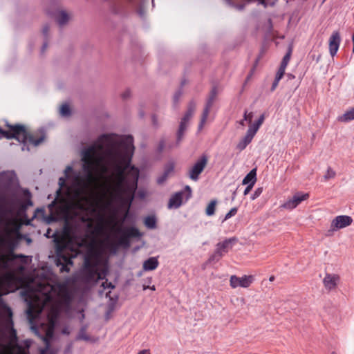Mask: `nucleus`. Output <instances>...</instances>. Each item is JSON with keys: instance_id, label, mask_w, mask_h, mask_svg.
Returning <instances> with one entry per match:
<instances>
[{"instance_id": "nucleus-1", "label": "nucleus", "mask_w": 354, "mask_h": 354, "mask_svg": "<svg viewBox=\"0 0 354 354\" xmlns=\"http://www.w3.org/2000/svg\"><path fill=\"white\" fill-rule=\"evenodd\" d=\"M104 160V144L103 141H100L99 138L93 145L82 151V167L84 174L74 170L71 165L66 167L64 171V176L59 178V187L57 191V196H59L62 189H65L68 207L80 212L86 211L90 202L91 186L95 180L94 170Z\"/></svg>"}, {"instance_id": "nucleus-22", "label": "nucleus", "mask_w": 354, "mask_h": 354, "mask_svg": "<svg viewBox=\"0 0 354 354\" xmlns=\"http://www.w3.org/2000/svg\"><path fill=\"white\" fill-rule=\"evenodd\" d=\"M156 218L155 216H147L144 220V224L148 229L156 228Z\"/></svg>"}, {"instance_id": "nucleus-59", "label": "nucleus", "mask_w": 354, "mask_h": 354, "mask_svg": "<svg viewBox=\"0 0 354 354\" xmlns=\"http://www.w3.org/2000/svg\"><path fill=\"white\" fill-rule=\"evenodd\" d=\"M139 197H140V198H144L145 197V192H140V193H139Z\"/></svg>"}, {"instance_id": "nucleus-62", "label": "nucleus", "mask_w": 354, "mask_h": 354, "mask_svg": "<svg viewBox=\"0 0 354 354\" xmlns=\"http://www.w3.org/2000/svg\"><path fill=\"white\" fill-rule=\"evenodd\" d=\"M274 280V276H271L270 278H269V281H273Z\"/></svg>"}, {"instance_id": "nucleus-24", "label": "nucleus", "mask_w": 354, "mask_h": 354, "mask_svg": "<svg viewBox=\"0 0 354 354\" xmlns=\"http://www.w3.org/2000/svg\"><path fill=\"white\" fill-rule=\"evenodd\" d=\"M24 345L25 347L21 345H17V351L16 352V354H30L28 351V348L30 346V341L28 339L25 340Z\"/></svg>"}, {"instance_id": "nucleus-31", "label": "nucleus", "mask_w": 354, "mask_h": 354, "mask_svg": "<svg viewBox=\"0 0 354 354\" xmlns=\"http://www.w3.org/2000/svg\"><path fill=\"white\" fill-rule=\"evenodd\" d=\"M8 175L6 172L0 173V186L7 185L10 183Z\"/></svg>"}, {"instance_id": "nucleus-58", "label": "nucleus", "mask_w": 354, "mask_h": 354, "mask_svg": "<svg viewBox=\"0 0 354 354\" xmlns=\"http://www.w3.org/2000/svg\"><path fill=\"white\" fill-rule=\"evenodd\" d=\"M51 232H52L51 229H50V228H48V229L47 230L46 233L45 234V236H46V237H48V238H50V237L53 236V235H50Z\"/></svg>"}, {"instance_id": "nucleus-20", "label": "nucleus", "mask_w": 354, "mask_h": 354, "mask_svg": "<svg viewBox=\"0 0 354 354\" xmlns=\"http://www.w3.org/2000/svg\"><path fill=\"white\" fill-rule=\"evenodd\" d=\"M354 120V107L345 111V113L337 117V120L341 122H348Z\"/></svg>"}, {"instance_id": "nucleus-37", "label": "nucleus", "mask_w": 354, "mask_h": 354, "mask_svg": "<svg viewBox=\"0 0 354 354\" xmlns=\"http://www.w3.org/2000/svg\"><path fill=\"white\" fill-rule=\"evenodd\" d=\"M238 212V208L237 207H232L225 216V218L223 220V222H224L225 221L230 218L231 217L234 216V215H236V214Z\"/></svg>"}, {"instance_id": "nucleus-11", "label": "nucleus", "mask_w": 354, "mask_h": 354, "mask_svg": "<svg viewBox=\"0 0 354 354\" xmlns=\"http://www.w3.org/2000/svg\"><path fill=\"white\" fill-rule=\"evenodd\" d=\"M237 241L236 238L232 237L225 239L222 242H219L216 245V250L223 257L232 249L233 245Z\"/></svg>"}, {"instance_id": "nucleus-6", "label": "nucleus", "mask_w": 354, "mask_h": 354, "mask_svg": "<svg viewBox=\"0 0 354 354\" xmlns=\"http://www.w3.org/2000/svg\"><path fill=\"white\" fill-rule=\"evenodd\" d=\"M195 109H196L195 102L194 101H191L188 105L187 110L186 113H185L184 116L183 117V118L181 119V121L179 124V128L177 131V139H176L177 145H178L181 142V140L183 138V136H184V133L188 127L189 121L190 120L191 118L194 115Z\"/></svg>"}, {"instance_id": "nucleus-47", "label": "nucleus", "mask_w": 354, "mask_h": 354, "mask_svg": "<svg viewBox=\"0 0 354 354\" xmlns=\"http://www.w3.org/2000/svg\"><path fill=\"white\" fill-rule=\"evenodd\" d=\"M264 120H265V115H264V114H262L260 115L259 119L254 122L256 124H257L260 127L261 126V124L263 123Z\"/></svg>"}, {"instance_id": "nucleus-54", "label": "nucleus", "mask_w": 354, "mask_h": 354, "mask_svg": "<svg viewBox=\"0 0 354 354\" xmlns=\"http://www.w3.org/2000/svg\"><path fill=\"white\" fill-rule=\"evenodd\" d=\"M254 185H247V187H245V190H244V192H243V194L245 196L247 194H248V193L251 191V189H252Z\"/></svg>"}, {"instance_id": "nucleus-34", "label": "nucleus", "mask_w": 354, "mask_h": 354, "mask_svg": "<svg viewBox=\"0 0 354 354\" xmlns=\"http://www.w3.org/2000/svg\"><path fill=\"white\" fill-rule=\"evenodd\" d=\"M335 175L336 172L330 167H328L325 175L324 176V178L325 180H328L335 178Z\"/></svg>"}, {"instance_id": "nucleus-49", "label": "nucleus", "mask_w": 354, "mask_h": 354, "mask_svg": "<svg viewBox=\"0 0 354 354\" xmlns=\"http://www.w3.org/2000/svg\"><path fill=\"white\" fill-rule=\"evenodd\" d=\"M259 128L260 127L257 124H256L255 122H254L249 127L248 129H250V130L253 131L254 133H257Z\"/></svg>"}, {"instance_id": "nucleus-43", "label": "nucleus", "mask_w": 354, "mask_h": 354, "mask_svg": "<svg viewBox=\"0 0 354 354\" xmlns=\"http://www.w3.org/2000/svg\"><path fill=\"white\" fill-rule=\"evenodd\" d=\"M252 118V113L250 112V113H248V111H245L244 114H243V120L248 121L249 123H251Z\"/></svg>"}, {"instance_id": "nucleus-40", "label": "nucleus", "mask_w": 354, "mask_h": 354, "mask_svg": "<svg viewBox=\"0 0 354 354\" xmlns=\"http://www.w3.org/2000/svg\"><path fill=\"white\" fill-rule=\"evenodd\" d=\"M225 2L230 6L234 7L236 9L239 10H243L245 5L244 4H234L231 0H225Z\"/></svg>"}, {"instance_id": "nucleus-53", "label": "nucleus", "mask_w": 354, "mask_h": 354, "mask_svg": "<svg viewBox=\"0 0 354 354\" xmlns=\"http://www.w3.org/2000/svg\"><path fill=\"white\" fill-rule=\"evenodd\" d=\"M279 81H280L279 80H277V79L274 78V80L272 82V87H271V91H272L275 90V88L278 86V84H279Z\"/></svg>"}, {"instance_id": "nucleus-5", "label": "nucleus", "mask_w": 354, "mask_h": 354, "mask_svg": "<svg viewBox=\"0 0 354 354\" xmlns=\"http://www.w3.org/2000/svg\"><path fill=\"white\" fill-rule=\"evenodd\" d=\"M115 232L120 235L118 239V245L124 248H129L131 246V238L140 239L142 236L136 227H118L115 229Z\"/></svg>"}, {"instance_id": "nucleus-55", "label": "nucleus", "mask_w": 354, "mask_h": 354, "mask_svg": "<svg viewBox=\"0 0 354 354\" xmlns=\"http://www.w3.org/2000/svg\"><path fill=\"white\" fill-rule=\"evenodd\" d=\"M48 47V41L47 39H46L41 46V53L43 54L44 53L45 50H46Z\"/></svg>"}, {"instance_id": "nucleus-7", "label": "nucleus", "mask_w": 354, "mask_h": 354, "mask_svg": "<svg viewBox=\"0 0 354 354\" xmlns=\"http://www.w3.org/2000/svg\"><path fill=\"white\" fill-rule=\"evenodd\" d=\"M207 157L206 155H202L190 168L189 171V177L194 181H197L200 174L204 170L207 163Z\"/></svg>"}, {"instance_id": "nucleus-27", "label": "nucleus", "mask_w": 354, "mask_h": 354, "mask_svg": "<svg viewBox=\"0 0 354 354\" xmlns=\"http://www.w3.org/2000/svg\"><path fill=\"white\" fill-rule=\"evenodd\" d=\"M292 55V48L289 47L287 53L284 55V57L282 59V61L281 62L280 66L282 68H286L288 66V64L290 59V57Z\"/></svg>"}, {"instance_id": "nucleus-57", "label": "nucleus", "mask_w": 354, "mask_h": 354, "mask_svg": "<svg viewBox=\"0 0 354 354\" xmlns=\"http://www.w3.org/2000/svg\"><path fill=\"white\" fill-rule=\"evenodd\" d=\"M6 212V208L4 205H0V213L4 214Z\"/></svg>"}, {"instance_id": "nucleus-16", "label": "nucleus", "mask_w": 354, "mask_h": 354, "mask_svg": "<svg viewBox=\"0 0 354 354\" xmlns=\"http://www.w3.org/2000/svg\"><path fill=\"white\" fill-rule=\"evenodd\" d=\"M214 100H215V99H213L212 97H208L206 104H205V109H204L203 114H202L200 124L198 125L199 129H203V127L207 120V118L208 117L210 109L214 104Z\"/></svg>"}, {"instance_id": "nucleus-14", "label": "nucleus", "mask_w": 354, "mask_h": 354, "mask_svg": "<svg viewBox=\"0 0 354 354\" xmlns=\"http://www.w3.org/2000/svg\"><path fill=\"white\" fill-rule=\"evenodd\" d=\"M184 195V191H180L174 194L169 200L167 207L169 209L179 208L183 204Z\"/></svg>"}, {"instance_id": "nucleus-39", "label": "nucleus", "mask_w": 354, "mask_h": 354, "mask_svg": "<svg viewBox=\"0 0 354 354\" xmlns=\"http://www.w3.org/2000/svg\"><path fill=\"white\" fill-rule=\"evenodd\" d=\"M263 192V188L262 187H258L257 188L254 193L251 195L250 198L251 200L254 201L256 198H257Z\"/></svg>"}, {"instance_id": "nucleus-19", "label": "nucleus", "mask_w": 354, "mask_h": 354, "mask_svg": "<svg viewBox=\"0 0 354 354\" xmlns=\"http://www.w3.org/2000/svg\"><path fill=\"white\" fill-rule=\"evenodd\" d=\"M10 324H11L12 326H11L10 333V336H9V345L10 346V347H12V348H15L17 351V345H19V344H18V337L17 335V331L12 326L13 322H12V319L10 320Z\"/></svg>"}, {"instance_id": "nucleus-51", "label": "nucleus", "mask_w": 354, "mask_h": 354, "mask_svg": "<svg viewBox=\"0 0 354 354\" xmlns=\"http://www.w3.org/2000/svg\"><path fill=\"white\" fill-rule=\"evenodd\" d=\"M216 95H217V90L216 88L214 87L212 88V90L210 92V94L209 95V97H212L213 99H215L216 97Z\"/></svg>"}, {"instance_id": "nucleus-4", "label": "nucleus", "mask_w": 354, "mask_h": 354, "mask_svg": "<svg viewBox=\"0 0 354 354\" xmlns=\"http://www.w3.org/2000/svg\"><path fill=\"white\" fill-rule=\"evenodd\" d=\"M57 266H60L62 272H69L68 266L73 265V259L76 257V251L71 248L69 243L62 241H56Z\"/></svg>"}, {"instance_id": "nucleus-64", "label": "nucleus", "mask_w": 354, "mask_h": 354, "mask_svg": "<svg viewBox=\"0 0 354 354\" xmlns=\"http://www.w3.org/2000/svg\"><path fill=\"white\" fill-rule=\"evenodd\" d=\"M113 12L114 13H118L119 11L118 10L115 9L114 8H113Z\"/></svg>"}, {"instance_id": "nucleus-21", "label": "nucleus", "mask_w": 354, "mask_h": 354, "mask_svg": "<svg viewBox=\"0 0 354 354\" xmlns=\"http://www.w3.org/2000/svg\"><path fill=\"white\" fill-rule=\"evenodd\" d=\"M55 18L59 26H62L68 21L69 16L65 11L61 10L57 13Z\"/></svg>"}, {"instance_id": "nucleus-35", "label": "nucleus", "mask_w": 354, "mask_h": 354, "mask_svg": "<svg viewBox=\"0 0 354 354\" xmlns=\"http://www.w3.org/2000/svg\"><path fill=\"white\" fill-rule=\"evenodd\" d=\"M174 162H168L165 166L164 169V173L167 174L168 176L172 173L174 170Z\"/></svg>"}, {"instance_id": "nucleus-18", "label": "nucleus", "mask_w": 354, "mask_h": 354, "mask_svg": "<svg viewBox=\"0 0 354 354\" xmlns=\"http://www.w3.org/2000/svg\"><path fill=\"white\" fill-rule=\"evenodd\" d=\"M257 181V169H252L243 179V185H254Z\"/></svg>"}, {"instance_id": "nucleus-2", "label": "nucleus", "mask_w": 354, "mask_h": 354, "mask_svg": "<svg viewBox=\"0 0 354 354\" xmlns=\"http://www.w3.org/2000/svg\"><path fill=\"white\" fill-rule=\"evenodd\" d=\"M100 141L104 144V158H109L115 173L113 192L115 198L129 207L138 187L139 170L131 165L134 152L133 138L125 136L115 140L109 135H102Z\"/></svg>"}, {"instance_id": "nucleus-42", "label": "nucleus", "mask_w": 354, "mask_h": 354, "mask_svg": "<svg viewBox=\"0 0 354 354\" xmlns=\"http://www.w3.org/2000/svg\"><path fill=\"white\" fill-rule=\"evenodd\" d=\"M285 70H286V68L280 66L277 74H276L275 78L281 80V79L283 77V76L285 73Z\"/></svg>"}, {"instance_id": "nucleus-56", "label": "nucleus", "mask_w": 354, "mask_h": 354, "mask_svg": "<svg viewBox=\"0 0 354 354\" xmlns=\"http://www.w3.org/2000/svg\"><path fill=\"white\" fill-rule=\"evenodd\" d=\"M11 254H12V258L14 259H22V258H26V257L23 255V254H15L12 253V252H11Z\"/></svg>"}, {"instance_id": "nucleus-3", "label": "nucleus", "mask_w": 354, "mask_h": 354, "mask_svg": "<svg viewBox=\"0 0 354 354\" xmlns=\"http://www.w3.org/2000/svg\"><path fill=\"white\" fill-rule=\"evenodd\" d=\"M6 126L9 128V131L3 130L0 127V139L6 138L7 139L15 138L22 144V151H29V147L27 144L28 141L35 147L40 145L44 140V135H41L39 138L35 139L26 129L25 127L22 124L11 125L8 123Z\"/></svg>"}, {"instance_id": "nucleus-25", "label": "nucleus", "mask_w": 354, "mask_h": 354, "mask_svg": "<svg viewBox=\"0 0 354 354\" xmlns=\"http://www.w3.org/2000/svg\"><path fill=\"white\" fill-rule=\"evenodd\" d=\"M77 340H84V341H90L91 337L86 333V326H82L79 331V333L76 337Z\"/></svg>"}, {"instance_id": "nucleus-61", "label": "nucleus", "mask_w": 354, "mask_h": 354, "mask_svg": "<svg viewBox=\"0 0 354 354\" xmlns=\"http://www.w3.org/2000/svg\"><path fill=\"white\" fill-rule=\"evenodd\" d=\"M239 124L244 127L245 126V120H241V121L239 122Z\"/></svg>"}, {"instance_id": "nucleus-29", "label": "nucleus", "mask_w": 354, "mask_h": 354, "mask_svg": "<svg viewBox=\"0 0 354 354\" xmlns=\"http://www.w3.org/2000/svg\"><path fill=\"white\" fill-rule=\"evenodd\" d=\"M216 205V201L212 200L210 201V203L208 204L205 213L207 216H212L214 214L215 212V208Z\"/></svg>"}, {"instance_id": "nucleus-15", "label": "nucleus", "mask_w": 354, "mask_h": 354, "mask_svg": "<svg viewBox=\"0 0 354 354\" xmlns=\"http://www.w3.org/2000/svg\"><path fill=\"white\" fill-rule=\"evenodd\" d=\"M84 274L88 281H97L104 278V274L97 270V267L84 271Z\"/></svg>"}, {"instance_id": "nucleus-48", "label": "nucleus", "mask_w": 354, "mask_h": 354, "mask_svg": "<svg viewBox=\"0 0 354 354\" xmlns=\"http://www.w3.org/2000/svg\"><path fill=\"white\" fill-rule=\"evenodd\" d=\"M131 95V91L129 89H127L126 91H124L122 94V99L124 100H126L127 98H129Z\"/></svg>"}, {"instance_id": "nucleus-52", "label": "nucleus", "mask_w": 354, "mask_h": 354, "mask_svg": "<svg viewBox=\"0 0 354 354\" xmlns=\"http://www.w3.org/2000/svg\"><path fill=\"white\" fill-rule=\"evenodd\" d=\"M48 30H49V26L48 25H45L42 29V33L44 35V36L46 38L47 36H48Z\"/></svg>"}, {"instance_id": "nucleus-46", "label": "nucleus", "mask_w": 354, "mask_h": 354, "mask_svg": "<svg viewBox=\"0 0 354 354\" xmlns=\"http://www.w3.org/2000/svg\"><path fill=\"white\" fill-rule=\"evenodd\" d=\"M103 288L104 289L106 288H110V289H113L114 288V286L112 284V283L111 282H109L108 280H106L104 282L102 283V285Z\"/></svg>"}, {"instance_id": "nucleus-45", "label": "nucleus", "mask_w": 354, "mask_h": 354, "mask_svg": "<svg viewBox=\"0 0 354 354\" xmlns=\"http://www.w3.org/2000/svg\"><path fill=\"white\" fill-rule=\"evenodd\" d=\"M256 133H254L253 131L250 130V129H248L246 134L245 137L248 138L250 140H252L254 136H255Z\"/></svg>"}, {"instance_id": "nucleus-36", "label": "nucleus", "mask_w": 354, "mask_h": 354, "mask_svg": "<svg viewBox=\"0 0 354 354\" xmlns=\"http://www.w3.org/2000/svg\"><path fill=\"white\" fill-rule=\"evenodd\" d=\"M222 257H223V256L221 254H220L219 253H217V251L215 250L214 254H212L209 257V262H218Z\"/></svg>"}, {"instance_id": "nucleus-28", "label": "nucleus", "mask_w": 354, "mask_h": 354, "mask_svg": "<svg viewBox=\"0 0 354 354\" xmlns=\"http://www.w3.org/2000/svg\"><path fill=\"white\" fill-rule=\"evenodd\" d=\"M251 142L252 140L244 136L237 144L236 148L239 151H243Z\"/></svg>"}, {"instance_id": "nucleus-38", "label": "nucleus", "mask_w": 354, "mask_h": 354, "mask_svg": "<svg viewBox=\"0 0 354 354\" xmlns=\"http://www.w3.org/2000/svg\"><path fill=\"white\" fill-rule=\"evenodd\" d=\"M182 95H183L182 89H178L174 93V97H173V101H174V105H176L178 103V101H179L180 97L182 96Z\"/></svg>"}, {"instance_id": "nucleus-44", "label": "nucleus", "mask_w": 354, "mask_h": 354, "mask_svg": "<svg viewBox=\"0 0 354 354\" xmlns=\"http://www.w3.org/2000/svg\"><path fill=\"white\" fill-rule=\"evenodd\" d=\"M185 190L186 191V196H185V201H188L191 196H192V189L191 187L189 185H186L185 187Z\"/></svg>"}, {"instance_id": "nucleus-12", "label": "nucleus", "mask_w": 354, "mask_h": 354, "mask_svg": "<svg viewBox=\"0 0 354 354\" xmlns=\"http://www.w3.org/2000/svg\"><path fill=\"white\" fill-rule=\"evenodd\" d=\"M339 281V277L337 274L326 273L323 279V284L328 291H331L336 288Z\"/></svg>"}, {"instance_id": "nucleus-60", "label": "nucleus", "mask_w": 354, "mask_h": 354, "mask_svg": "<svg viewBox=\"0 0 354 354\" xmlns=\"http://www.w3.org/2000/svg\"><path fill=\"white\" fill-rule=\"evenodd\" d=\"M149 353V351L147 350H142L140 351L138 354H147Z\"/></svg>"}, {"instance_id": "nucleus-17", "label": "nucleus", "mask_w": 354, "mask_h": 354, "mask_svg": "<svg viewBox=\"0 0 354 354\" xmlns=\"http://www.w3.org/2000/svg\"><path fill=\"white\" fill-rule=\"evenodd\" d=\"M158 264L157 257H150L143 262L142 268L145 271L154 270L158 268Z\"/></svg>"}, {"instance_id": "nucleus-10", "label": "nucleus", "mask_w": 354, "mask_h": 354, "mask_svg": "<svg viewBox=\"0 0 354 354\" xmlns=\"http://www.w3.org/2000/svg\"><path fill=\"white\" fill-rule=\"evenodd\" d=\"M308 194L298 192L295 194L292 198L286 201L283 207L286 209H292L298 206L302 201L308 198Z\"/></svg>"}, {"instance_id": "nucleus-41", "label": "nucleus", "mask_w": 354, "mask_h": 354, "mask_svg": "<svg viewBox=\"0 0 354 354\" xmlns=\"http://www.w3.org/2000/svg\"><path fill=\"white\" fill-rule=\"evenodd\" d=\"M168 178V175L165 173H162L160 176L157 178L156 182L158 185L164 183Z\"/></svg>"}, {"instance_id": "nucleus-9", "label": "nucleus", "mask_w": 354, "mask_h": 354, "mask_svg": "<svg viewBox=\"0 0 354 354\" xmlns=\"http://www.w3.org/2000/svg\"><path fill=\"white\" fill-rule=\"evenodd\" d=\"M253 281L254 277L252 275H243L241 277L232 275L230 279V284L232 288H236L237 287L248 288Z\"/></svg>"}, {"instance_id": "nucleus-32", "label": "nucleus", "mask_w": 354, "mask_h": 354, "mask_svg": "<svg viewBox=\"0 0 354 354\" xmlns=\"http://www.w3.org/2000/svg\"><path fill=\"white\" fill-rule=\"evenodd\" d=\"M24 194L26 196H27V199H26L25 203L23 205V208L26 209L28 206H32L33 204L31 201L30 192L28 189H26V190H24Z\"/></svg>"}, {"instance_id": "nucleus-26", "label": "nucleus", "mask_w": 354, "mask_h": 354, "mask_svg": "<svg viewBox=\"0 0 354 354\" xmlns=\"http://www.w3.org/2000/svg\"><path fill=\"white\" fill-rule=\"evenodd\" d=\"M9 234H8V237H1L0 238V245H8L9 248L12 251L15 247V243L8 237Z\"/></svg>"}, {"instance_id": "nucleus-33", "label": "nucleus", "mask_w": 354, "mask_h": 354, "mask_svg": "<svg viewBox=\"0 0 354 354\" xmlns=\"http://www.w3.org/2000/svg\"><path fill=\"white\" fill-rule=\"evenodd\" d=\"M60 114L64 117H68L71 115V109L67 104H64L61 106Z\"/></svg>"}, {"instance_id": "nucleus-8", "label": "nucleus", "mask_w": 354, "mask_h": 354, "mask_svg": "<svg viewBox=\"0 0 354 354\" xmlns=\"http://www.w3.org/2000/svg\"><path fill=\"white\" fill-rule=\"evenodd\" d=\"M352 222L353 219L349 216L340 215L336 216L331 222L330 229L328 231L327 235H331L334 231L350 225Z\"/></svg>"}, {"instance_id": "nucleus-23", "label": "nucleus", "mask_w": 354, "mask_h": 354, "mask_svg": "<svg viewBox=\"0 0 354 354\" xmlns=\"http://www.w3.org/2000/svg\"><path fill=\"white\" fill-rule=\"evenodd\" d=\"M97 267V262L92 261L89 255H86L84 259V271Z\"/></svg>"}, {"instance_id": "nucleus-13", "label": "nucleus", "mask_w": 354, "mask_h": 354, "mask_svg": "<svg viewBox=\"0 0 354 354\" xmlns=\"http://www.w3.org/2000/svg\"><path fill=\"white\" fill-rule=\"evenodd\" d=\"M341 42L340 35L338 31H334L329 39V51L332 57L337 54Z\"/></svg>"}, {"instance_id": "nucleus-63", "label": "nucleus", "mask_w": 354, "mask_h": 354, "mask_svg": "<svg viewBox=\"0 0 354 354\" xmlns=\"http://www.w3.org/2000/svg\"><path fill=\"white\" fill-rule=\"evenodd\" d=\"M102 169L104 172H106L107 171V167L106 166H103Z\"/></svg>"}, {"instance_id": "nucleus-50", "label": "nucleus", "mask_w": 354, "mask_h": 354, "mask_svg": "<svg viewBox=\"0 0 354 354\" xmlns=\"http://www.w3.org/2000/svg\"><path fill=\"white\" fill-rule=\"evenodd\" d=\"M26 313H27L28 317H32V315H33V308H32L31 304H30V306H29L28 308L26 310Z\"/></svg>"}, {"instance_id": "nucleus-30", "label": "nucleus", "mask_w": 354, "mask_h": 354, "mask_svg": "<svg viewBox=\"0 0 354 354\" xmlns=\"http://www.w3.org/2000/svg\"><path fill=\"white\" fill-rule=\"evenodd\" d=\"M147 1V0H141V1H140V8H139L138 12V14L141 17L143 16V15H144L143 9H144V7H145V2ZM128 1L129 3H131V4H133V5H136L137 4V0H128ZM151 3L153 5V0H151Z\"/></svg>"}]
</instances>
